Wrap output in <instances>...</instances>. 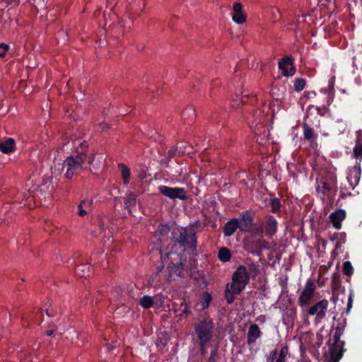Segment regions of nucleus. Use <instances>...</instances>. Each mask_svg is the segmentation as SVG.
I'll list each match as a JSON object with an SVG mask.
<instances>
[{
  "instance_id": "obj_47",
  "label": "nucleus",
  "mask_w": 362,
  "mask_h": 362,
  "mask_svg": "<svg viewBox=\"0 0 362 362\" xmlns=\"http://www.w3.org/2000/svg\"><path fill=\"white\" fill-rule=\"evenodd\" d=\"M115 346H110V344H107L105 349L108 351H110L112 349H114Z\"/></svg>"
},
{
  "instance_id": "obj_19",
  "label": "nucleus",
  "mask_w": 362,
  "mask_h": 362,
  "mask_svg": "<svg viewBox=\"0 0 362 362\" xmlns=\"http://www.w3.org/2000/svg\"><path fill=\"white\" fill-rule=\"evenodd\" d=\"M168 276L170 281L175 280L177 277L180 276L183 272V266L182 263H176L173 265L168 266Z\"/></svg>"
},
{
  "instance_id": "obj_53",
  "label": "nucleus",
  "mask_w": 362,
  "mask_h": 362,
  "mask_svg": "<svg viewBox=\"0 0 362 362\" xmlns=\"http://www.w3.org/2000/svg\"><path fill=\"white\" fill-rule=\"evenodd\" d=\"M157 276H158V273H156V274H155V278H156Z\"/></svg>"
},
{
  "instance_id": "obj_26",
  "label": "nucleus",
  "mask_w": 362,
  "mask_h": 362,
  "mask_svg": "<svg viewBox=\"0 0 362 362\" xmlns=\"http://www.w3.org/2000/svg\"><path fill=\"white\" fill-rule=\"evenodd\" d=\"M90 267L87 264H80L76 268V274L79 277H87L90 274Z\"/></svg>"
},
{
  "instance_id": "obj_15",
  "label": "nucleus",
  "mask_w": 362,
  "mask_h": 362,
  "mask_svg": "<svg viewBox=\"0 0 362 362\" xmlns=\"http://www.w3.org/2000/svg\"><path fill=\"white\" fill-rule=\"evenodd\" d=\"M252 217L248 211L243 213L242 216L238 218V228L241 231L249 232L252 226Z\"/></svg>"
},
{
  "instance_id": "obj_35",
  "label": "nucleus",
  "mask_w": 362,
  "mask_h": 362,
  "mask_svg": "<svg viewBox=\"0 0 362 362\" xmlns=\"http://www.w3.org/2000/svg\"><path fill=\"white\" fill-rule=\"evenodd\" d=\"M271 207H272V211L275 213L278 211L280 209L281 207V203L279 199L276 198H274L271 200Z\"/></svg>"
},
{
  "instance_id": "obj_49",
  "label": "nucleus",
  "mask_w": 362,
  "mask_h": 362,
  "mask_svg": "<svg viewBox=\"0 0 362 362\" xmlns=\"http://www.w3.org/2000/svg\"><path fill=\"white\" fill-rule=\"evenodd\" d=\"M53 332H54L53 330H48L46 332V335L49 337L53 334Z\"/></svg>"
},
{
  "instance_id": "obj_44",
  "label": "nucleus",
  "mask_w": 362,
  "mask_h": 362,
  "mask_svg": "<svg viewBox=\"0 0 362 362\" xmlns=\"http://www.w3.org/2000/svg\"><path fill=\"white\" fill-rule=\"evenodd\" d=\"M216 351L214 350L211 352V357L209 359V362H214V358L216 356Z\"/></svg>"
},
{
  "instance_id": "obj_11",
  "label": "nucleus",
  "mask_w": 362,
  "mask_h": 362,
  "mask_svg": "<svg viewBox=\"0 0 362 362\" xmlns=\"http://www.w3.org/2000/svg\"><path fill=\"white\" fill-rule=\"evenodd\" d=\"M328 305L329 303L327 300H321L318 303L312 305L308 309L307 314L309 315H317L319 318H322L325 316Z\"/></svg>"
},
{
  "instance_id": "obj_17",
  "label": "nucleus",
  "mask_w": 362,
  "mask_h": 362,
  "mask_svg": "<svg viewBox=\"0 0 362 362\" xmlns=\"http://www.w3.org/2000/svg\"><path fill=\"white\" fill-rule=\"evenodd\" d=\"M260 328L256 324H252L248 329L247 343L248 345L254 344L262 336Z\"/></svg>"
},
{
  "instance_id": "obj_23",
  "label": "nucleus",
  "mask_w": 362,
  "mask_h": 362,
  "mask_svg": "<svg viewBox=\"0 0 362 362\" xmlns=\"http://www.w3.org/2000/svg\"><path fill=\"white\" fill-rule=\"evenodd\" d=\"M357 134L358 139L354 148V154L356 158V163L359 162L361 163L362 159V139L360 138L361 137V132H358Z\"/></svg>"
},
{
  "instance_id": "obj_46",
  "label": "nucleus",
  "mask_w": 362,
  "mask_h": 362,
  "mask_svg": "<svg viewBox=\"0 0 362 362\" xmlns=\"http://www.w3.org/2000/svg\"><path fill=\"white\" fill-rule=\"evenodd\" d=\"M100 127L102 129H105V128L108 127V124L105 122L100 124Z\"/></svg>"
},
{
  "instance_id": "obj_20",
  "label": "nucleus",
  "mask_w": 362,
  "mask_h": 362,
  "mask_svg": "<svg viewBox=\"0 0 362 362\" xmlns=\"http://www.w3.org/2000/svg\"><path fill=\"white\" fill-rule=\"evenodd\" d=\"M265 234L267 236H273L277 230V221L272 217L269 216L265 223Z\"/></svg>"
},
{
  "instance_id": "obj_13",
  "label": "nucleus",
  "mask_w": 362,
  "mask_h": 362,
  "mask_svg": "<svg viewBox=\"0 0 362 362\" xmlns=\"http://www.w3.org/2000/svg\"><path fill=\"white\" fill-rule=\"evenodd\" d=\"M361 164L359 162L356 163V165L350 168L347 175V180L352 189H354L358 184L361 178Z\"/></svg>"
},
{
  "instance_id": "obj_25",
  "label": "nucleus",
  "mask_w": 362,
  "mask_h": 362,
  "mask_svg": "<svg viewBox=\"0 0 362 362\" xmlns=\"http://www.w3.org/2000/svg\"><path fill=\"white\" fill-rule=\"evenodd\" d=\"M118 168L121 173V176L124 185H127L130 180V170L129 168L123 163L118 165Z\"/></svg>"
},
{
  "instance_id": "obj_22",
  "label": "nucleus",
  "mask_w": 362,
  "mask_h": 362,
  "mask_svg": "<svg viewBox=\"0 0 362 362\" xmlns=\"http://www.w3.org/2000/svg\"><path fill=\"white\" fill-rule=\"evenodd\" d=\"M15 149V140L8 138L4 141H0V151L4 153H10Z\"/></svg>"
},
{
  "instance_id": "obj_2",
  "label": "nucleus",
  "mask_w": 362,
  "mask_h": 362,
  "mask_svg": "<svg viewBox=\"0 0 362 362\" xmlns=\"http://www.w3.org/2000/svg\"><path fill=\"white\" fill-rule=\"evenodd\" d=\"M214 324L211 319L206 317L194 325V332L199 341L200 351L205 354L207 344L211 341L214 334Z\"/></svg>"
},
{
  "instance_id": "obj_12",
  "label": "nucleus",
  "mask_w": 362,
  "mask_h": 362,
  "mask_svg": "<svg viewBox=\"0 0 362 362\" xmlns=\"http://www.w3.org/2000/svg\"><path fill=\"white\" fill-rule=\"evenodd\" d=\"M288 355V349L286 346L280 350L274 349L269 353L266 358V362H286Z\"/></svg>"
},
{
  "instance_id": "obj_9",
  "label": "nucleus",
  "mask_w": 362,
  "mask_h": 362,
  "mask_svg": "<svg viewBox=\"0 0 362 362\" xmlns=\"http://www.w3.org/2000/svg\"><path fill=\"white\" fill-rule=\"evenodd\" d=\"M158 189L163 196L172 199L185 200L187 199L186 191L182 187H170L165 185H160Z\"/></svg>"
},
{
  "instance_id": "obj_5",
  "label": "nucleus",
  "mask_w": 362,
  "mask_h": 362,
  "mask_svg": "<svg viewBox=\"0 0 362 362\" xmlns=\"http://www.w3.org/2000/svg\"><path fill=\"white\" fill-rule=\"evenodd\" d=\"M337 191V179L331 176L329 179L322 177L316 180V192L322 199H332Z\"/></svg>"
},
{
  "instance_id": "obj_50",
  "label": "nucleus",
  "mask_w": 362,
  "mask_h": 362,
  "mask_svg": "<svg viewBox=\"0 0 362 362\" xmlns=\"http://www.w3.org/2000/svg\"><path fill=\"white\" fill-rule=\"evenodd\" d=\"M298 362H311L310 360H307V359H300V361H298Z\"/></svg>"
},
{
  "instance_id": "obj_38",
  "label": "nucleus",
  "mask_w": 362,
  "mask_h": 362,
  "mask_svg": "<svg viewBox=\"0 0 362 362\" xmlns=\"http://www.w3.org/2000/svg\"><path fill=\"white\" fill-rule=\"evenodd\" d=\"M267 245V243H266V241L264 239L260 238L256 242V249L259 251H261L262 249H268Z\"/></svg>"
},
{
  "instance_id": "obj_30",
  "label": "nucleus",
  "mask_w": 362,
  "mask_h": 362,
  "mask_svg": "<svg viewBox=\"0 0 362 362\" xmlns=\"http://www.w3.org/2000/svg\"><path fill=\"white\" fill-rule=\"evenodd\" d=\"M211 301V296L209 293H204L201 300L200 304L202 309L207 308Z\"/></svg>"
},
{
  "instance_id": "obj_21",
  "label": "nucleus",
  "mask_w": 362,
  "mask_h": 362,
  "mask_svg": "<svg viewBox=\"0 0 362 362\" xmlns=\"http://www.w3.org/2000/svg\"><path fill=\"white\" fill-rule=\"evenodd\" d=\"M238 218H232L228 221L223 227V233L225 236L232 235L238 228Z\"/></svg>"
},
{
  "instance_id": "obj_18",
  "label": "nucleus",
  "mask_w": 362,
  "mask_h": 362,
  "mask_svg": "<svg viewBox=\"0 0 362 362\" xmlns=\"http://www.w3.org/2000/svg\"><path fill=\"white\" fill-rule=\"evenodd\" d=\"M345 218L346 212L343 209H338L332 213L329 216V218L333 226L337 230L341 228V222L345 219Z\"/></svg>"
},
{
  "instance_id": "obj_34",
  "label": "nucleus",
  "mask_w": 362,
  "mask_h": 362,
  "mask_svg": "<svg viewBox=\"0 0 362 362\" xmlns=\"http://www.w3.org/2000/svg\"><path fill=\"white\" fill-rule=\"evenodd\" d=\"M22 321L24 325H28L30 321H33L35 322V320L32 313L23 314V315L22 316Z\"/></svg>"
},
{
  "instance_id": "obj_24",
  "label": "nucleus",
  "mask_w": 362,
  "mask_h": 362,
  "mask_svg": "<svg viewBox=\"0 0 362 362\" xmlns=\"http://www.w3.org/2000/svg\"><path fill=\"white\" fill-rule=\"evenodd\" d=\"M124 207L131 212V209L136 205V197L132 192H129L124 197Z\"/></svg>"
},
{
  "instance_id": "obj_45",
  "label": "nucleus",
  "mask_w": 362,
  "mask_h": 362,
  "mask_svg": "<svg viewBox=\"0 0 362 362\" xmlns=\"http://www.w3.org/2000/svg\"><path fill=\"white\" fill-rule=\"evenodd\" d=\"M240 106V103H238V100H234L233 104H232V107H234V108H237Z\"/></svg>"
},
{
  "instance_id": "obj_40",
  "label": "nucleus",
  "mask_w": 362,
  "mask_h": 362,
  "mask_svg": "<svg viewBox=\"0 0 362 362\" xmlns=\"http://www.w3.org/2000/svg\"><path fill=\"white\" fill-rule=\"evenodd\" d=\"M352 303H353L352 296L350 295L349 297V299H348V303H347V313H349L350 311V310L351 309Z\"/></svg>"
},
{
  "instance_id": "obj_6",
  "label": "nucleus",
  "mask_w": 362,
  "mask_h": 362,
  "mask_svg": "<svg viewBox=\"0 0 362 362\" xmlns=\"http://www.w3.org/2000/svg\"><path fill=\"white\" fill-rule=\"evenodd\" d=\"M248 282L249 274L247 268L244 266H240L233 273L232 282L229 286H230L233 293H240Z\"/></svg>"
},
{
  "instance_id": "obj_3",
  "label": "nucleus",
  "mask_w": 362,
  "mask_h": 362,
  "mask_svg": "<svg viewBox=\"0 0 362 362\" xmlns=\"http://www.w3.org/2000/svg\"><path fill=\"white\" fill-rule=\"evenodd\" d=\"M342 330L337 327L327 343L325 362H339L343 354L344 341H341Z\"/></svg>"
},
{
  "instance_id": "obj_33",
  "label": "nucleus",
  "mask_w": 362,
  "mask_h": 362,
  "mask_svg": "<svg viewBox=\"0 0 362 362\" xmlns=\"http://www.w3.org/2000/svg\"><path fill=\"white\" fill-rule=\"evenodd\" d=\"M305 86V81L303 78H296L294 81V88L296 91L302 90Z\"/></svg>"
},
{
  "instance_id": "obj_42",
  "label": "nucleus",
  "mask_w": 362,
  "mask_h": 362,
  "mask_svg": "<svg viewBox=\"0 0 362 362\" xmlns=\"http://www.w3.org/2000/svg\"><path fill=\"white\" fill-rule=\"evenodd\" d=\"M94 159H95V156L93 154H90L89 156L87 155V159L88 160V163L89 165H92L93 161H94Z\"/></svg>"
},
{
  "instance_id": "obj_41",
  "label": "nucleus",
  "mask_w": 362,
  "mask_h": 362,
  "mask_svg": "<svg viewBox=\"0 0 362 362\" xmlns=\"http://www.w3.org/2000/svg\"><path fill=\"white\" fill-rule=\"evenodd\" d=\"M99 225H100V231L98 232V235H100L103 233H105V229L104 228L103 223L100 220H99ZM95 235H97V234H94Z\"/></svg>"
},
{
  "instance_id": "obj_29",
  "label": "nucleus",
  "mask_w": 362,
  "mask_h": 362,
  "mask_svg": "<svg viewBox=\"0 0 362 362\" xmlns=\"http://www.w3.org/2000/svg\"><path fill=\"white\" fill-rule=\"evenodd\" d=\"M91 204H92V201H89V200L82 201L78 205V214L81 216H83L86 214H87V211L85 209H83V207L88 208L91 205Z\"/></svg>"
},
{
  "instance_id": "obj_48",
  "label": "nucleus",
  "mask_w": 362,
  "mask_h": 362,
  "mask_svg": "<svg viewBox=\"0 0 362 362\" xmlns=\"http://www.w3.org/2000/svg\"><path fill=\"white\" fill-rule=\"evenodd\" d=\"M257 141L258 143H259V144H263V143H264V139H263V138H262V137H259V136H258V137L257 138Z\"/></svg>"
},
{
  "instance_id": "obj_7",
  "label": "nucleus",
  "mask_w": 362,
  "mask_h": 362,
  "mask_svg": "<svg viewBox=\"0 0 362 362\" xmlns=\"http://www.w3.org/2000/svg\"><path fill=\"white\" fill-rule=\"evenodd\" d=\"M316 292V286L311 279H307L305 286L299 293L298 304L300 308L308 306L313 300Z\"/></svg>"
},
{
  "instance_id": "obj_4",
  "label": "nucleus",
  "mask_w": 362,
  "mask_h": 362,
  "mask_svg": "<svg viewBox=\"0 0 362 362\" xmlns=\"http://www.w3.org/2000/svg\"><path fill=\"white\" fill-rule=\"evenodd\" d=\"M86 153L80 151L78 153H70L63 163L64 168L66 169L65 176L67 178H71L74 175L82 172L86 168Z\"/></svg>"
},
{
  "instance_id": "obj_8",
  "label": "nucleus",
  "mask_w": 362,
  "mask_h": 362,
  "mask_svg": "<svg viewBox=\"0 0 362 362\" xmlns=\"http://www.w3.org/2000/svg\"><path fill=\"white\" fill-rule=\"evenodd\" d=\"M88 148V143L81 138H71L70 140L64 142L61 151L68 153H78L80 151L86 153Z\"/></svg>"
},
{
  "instance_id": "obj_27",
  "label": "nucleus",
  "mask_w": 362,
  "mask_h": 362,
  "mask_svg": "<svg viewBox=\"0 0 362 362\" xmlns=\"http://www.w3.org/2000/svg\"><path fill=\"white\" fill-rule=\"evenodd\" d=\"M140 305L144 309H148L154 305V298L150 296H144L140 299Z\"/></svg>"
},
{
  "instance_id": "obj_16",
  "label": "nucleus",
  "mask_w": 362,
  "mask_h": 362,
  "mask_svg": "<svg viewBox=\"0 0 362 362\" xmlns=\"http://www.w3.org/2000/svg\"><path fill=\"white\" fill-rule=\"evenodd\" d=\"M233 21L237 24H243L246 21V16L243 12V5L239 2H235L233 6Z\"/></svg>"
},
{
  "instance_id": "obj_14",
  "label": "nucleus",
  "mask_w": 362,
  "mask_h": 362,
  "mask_svg": "<svg viewBox=\"0 0 362 362\" xmlns=\"http://www.w3.org/2000/svg\"><path fill=\"white\" fill-rule=\"evenodd\" d=\"M279 68L285 76H293L296 69L293 66V59L289 57H284L281 61L279 62Z\"/></svg>"
},
{
  "instance_id": "obj_52",
  "label": "nucleus",
  "mask_w": 362,
  "mask_h": 362,
  "mask_svg": "<svg viewBox=\"0 0 362 362\" xmlns=\"http://www.w3.org/2000/svg\"><path fill=\"white\" fill-rule=\"evenodd\" d=\"M244 97H247V94H243V93L242 99H243Z\"/></svg>"
},
{
  "instance_id": "obj_10",
  "label": "nucleus",
  "mask_w": 362,
  "mask_h": 362,
  "mask_svg": "<svg viewBox=\"0 0 362 362\" xmlns=\"http://www.w3.org/2000/svg\"><path fill=\"white\" fill-rule=\"evenodd\" d=\"M265 109L268 110L267 107H264L263 109L256 110L253 115V120L251 122L250 127L253 129L256 135L260 134L262 132L263 127H259V125L262 124L265 121Z\"/></svg>"
},
{
  "instance_id": "obj_37",
  "label": "nucleus",
  "mask_w": 362,
  "mask_h": 362,
  "mask_svg": "<svg viewBox=\"0 0 362 362\" xmlns=\"http://www.w3.org/2000/svg\"><path fill=\"white\" fill-rule=\"evenodd\" d=\"M344 272L348 276H350L353 274V267L350 262L346 261L344 263L343 265Z\"/></svg>"
},
{
  "instance_id": "obj_43",
  "label": "nucleus",
  "mask_w": 362,
  "mask_h": 362,
  "mask_svg": "<svg viewBox=\"0 0 362 362\" xmlns=\"http://www.w3.org/2000/svg\"><path fill=\"white\" fill-rule=\"evenodd\" d=\"M176 155V149L172 148L168 151V156L170 158H173Z\"/></svg>"
},
{
  "instance_id": "obj_51",
  "label": "nucleus",
  "mask_w": 362,
  "mask_h": 362,
  "mask_svg": "<svg viewBox=\"0 0 362 362\" xmlns=\"http://www.w3.org/2000/svg\"><path fill=\"white\" fill-rule=\"evenodd\" d=\"M149 284H150L151 285H153V284H154L153 279H152V281H149Z\"/></svg>"
},
{
  "instance_id": "obj_31",
  "label": "nucleus",
  "mask_w": 362,
  "mask_h": 362,
  "mask_svg": "<svg viewBox=\"0 0 362 362\" xmlns=\"http://www.w3.org/2000/svg\"><path fill=\"white\" fill-rule=\"evenodd\" d=\"M303 129L304 138L307 140L311 139L314 135L313 129L311 127H310L307 124H303Z\"/></svg>"
},
{
  "instance_id": "obj_32",
  "label": "nucleus",
  "mask_w": 362,
  "mask_h": 362,
  "mask_svg": "<svg viewBox=\"0 0 362 362\" xmlns=\"http://www.w3.org/2000/svg\"><path fill=\"white\" fill-rule=\"evenodd\" d=\"M238 293H233V290L230 288V286H229V284H228L226 290V298L227 302L228 303H233L234 300V298H235L234 296L235 294H238Z\"/></svg>"
},
{
  "instance_id": "obj_36",
  "label": "nucleus",
  "mask_w": 362,
  "mask_h": 362,
  "mask_svg": "<svg viewBox=\"0 0 362 362\" xmlns=\"http://www.w3.org/2000/svg\"><path fill=\"white\" fill-rule=\"evenodd\" d=\"M254 226L255 228L252 230V234L262 238L264 233L263 226L262 224L257 225L256 223Z\"/></svg>"
},
{
  "instance_id": "obj_1",
  "label": "nucleus",
  "mask_w": 362,
  "mask_h": 362,
  "mask_svg": "<svg viewBox=\"0 0 362 362\" xmlns=\"http://www.w3.org/2000/svg\"><path fill=\"white\" fill-rule=\"evenodd\" d=\"M156 233V235L158 236V240L160 244V247L157 249L159 250L161 262L163 264V267L167 264L166 260L170 259V256L175 255L177 257V255L174 254L171 251L167 252L165 254L163 253L162 248L165 243L168 242V238H172L182 247L189 246L195 248L197 246L196 232L192 228H185L178 229L176 232H171L169 226L159 225Z\"/></svg>"
},
{
  "instance_id": "obj_39",
  "label": "nucleus",
  "mask_w": 362,
  "mask_h": 362,
  "mask_svg": "<svg viewBox=\"0 0 362 362\" xmlns=\"http://www.w3.org/2000/svg\"><path fill=\"white\" fill-rule=\"evenodd\" d=\"M8 50V45L6 44H0V57H4L6 52Z\"/></svg>"
},
{
  "instance_id": "obj_28",
  "label": "nucleus",
  "mask_w": 362,
  "mask_h": 362,
  "mask_svg": "<svg viewBox=\"0 0 362 362\" xmlns=\"http://www.w3.org/2000/svg\"><path fill=\"white\" fill-rule=\"evenodd\" d=\"M218 259L223 262H227L230 259L231 255L228 249L222 247L218 251Z\"/></svg>"
}]
</instances>
